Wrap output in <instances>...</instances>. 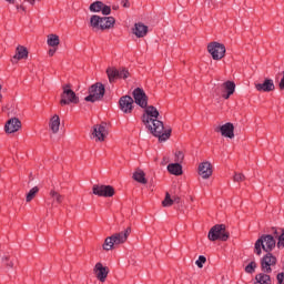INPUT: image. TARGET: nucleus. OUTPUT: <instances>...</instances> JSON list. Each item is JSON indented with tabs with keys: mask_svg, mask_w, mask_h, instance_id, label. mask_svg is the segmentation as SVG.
<instances>
[{
	"mask_svg": "<svg viewBox=\"0 0 284 284\" xmlns=\"http://www.w3.org/2000/svg\"><path fill=\"white\" fill-rule=\"evenodd\" d=\"M92 190L95 196H105V197L114 196V187L110 185L94 184Z\"/></svg>",
	"mask_w": 284,
	"mask_h": 284,
	"instance_id": "9d476101",
	"label": "nucleus"
},
{
	"mask_svg": "<svg viewBox=\"0 0 284 284\" xmlns=\"http://www.w3.org/2000/svg\"><path fill=\"white\" fill-rule=\"evenodd\" d=\"M28 48H26L24 45H21L19 44L17 48H16V54L13 55V59L16 61H21L23 59H28Z\"/></svg>",
	"mask_w": 284,
	"mask_h": 284,
	"instance_id": "6ab92c4d",
	"label": "nucleus"
},
{
	"mask_svg": "<svg viewBox=\"0 0 284 284\" xmlns=\"http://www.w3.org/2000/svg\"><path fill=\"white\" fill-rule=\"evenodd\" d=\"M168 171L174 176H181L183 174V166L180 163H171L168 165Z\"/></svg>",
	"mask_w": 284,
	"mask_h": 284,
	"instance_id": "412c9836",
	"label": "nucleus"
},
{
	"mask_svg": "<svg viewBox=\"0 0 284 284\" xmlns=\"http://www.w3.org/2000/svg\"><path fill=\"white\" fill-rule=\"evenodd\" d=\"M63 92L61 94V105H70V103H79V97L70 89V84L63 85Z\"/></svg>",
	"mask_w": 284,
	"mask_h": 284,
	"instance_id": "0eeeda50",
	"label": "nucleus"
},
{
	"mask_svg": "<svg viewBox=\"0 0 284 284\" xmlns=\"http://www.w3.org/2000/svg\"><path fill=\"white\" fill-rule=\"evenodd\" d=\"M102 18L99 16H92L90 19V26L94 30H101Z\"/></svg>",
	"mask_w": 284,
	"mask_h": 284,
	"instance_id": "a878e982",
	"label": "nucleus"
},
{
	"mask_svg": "<svg viewBox=\"0 0 284 284\" xmlns=\"http://www.w3.org/2000/svg\"><path fill=\"white\" fill-rule=\"evenodd\" d=\"M255 284H272V278L267 273H260L255 276Z\"/></svg>",
	"mask_w": 284,
	"mask_h": 284,
	"instance_id": "5701e85b",
	"label": "nucleus"
},
{
	"mask_svg": "<svg viewBox=\"0 0 284 284\" xmlns=\"http://www.w3.org/2000/svg\"><path fill=\"white\" fill-rule=\"evenodd\" d=\"M93 274L100 283H105L108 280V274H110V268L106 266H103L101 262H98L95 266L93 267Z\"/></svg>",
	"mask_w": 284,
	"mask_h": 284,
	"instance_id": "6e6552de",
	"label": "nucleus"
},
{
	"mask_svg": "<svg viewBox=\"0 0 284 284\" xmlns=\"http://www.w3.org/2000/svg\"><path fill=\"white\" fill-rule=\"evenodd\" d=\"M8 3H14V0H6Z\"/></svg>",
	"mask_w": 284,
	"mask_h": 284,
	"instance_id": "09e8293b",
	"label": "nucleus"
},
{
	"mask_svg": "<svg viewBox=\"0 0 284 284\" xmlns=\"http://www.w3.org/2000/svg\"><path fill=\"white\" fill-rule=\"evenodd\" d=\"M39 192V187L34 186L32 187L29 193L27 194L26 201L27 203H30L34 196H37V193Z\"/></svg>",
	"mask_w": 284,
	"mask_h": 284,
	"instance_id": "7c9ffc66",
	"label": "nucleus"
},
{
	"mask_svg": "<svg viewBox=\"0 0 284 284\" xmlns=\"http://www.w3.org/2000/svg\"><path fill=\"white\" fill-rule=\"evenodd\" d=\"M133 99L140 108H148V95H145V91L141 88L133 91Z\"/></svg>",
	"mask_w": 284,
	"mask_h": 284,
	"instance_id": "f8f14e48",
	"label": "nucleus"
},
{
	"mask_svg": "<svg viewBox=\"0 0 284 284\" xmlns=\"http://www.w3.org/2000/svg\"><path fill=\"white\" fill-rule=\"evenodd\" d=\"M106 74L110 83H113L114 79H119V70L116 68H108Z\"/></svg>",
	"mask_w": 284,
	"mask_h": 284,
	"instance_id": "bb28decb",
	"label": "nucleus"
},
{
	"mask_svg": "<svg viewBox=\"0 0 284 284\" xmlns=\"http://www.w3.org/2000/svg\"><path fill=\"white\" fill-rule=\"evenodd\" d=\"M272 265H276V256H274L272 253H266V255L261 261L262 271L265 274H271Z\"/></svg>",
	"mask_w": 284,
	"mask_h": 284,
	"instance_id": "1a4fd4ad",
	"label": "nucleus"
},
{
	"mask_svg": "<svg viewBox=\"0 0 284 284\" xmlns=\"http://www.w3.org/2000/svg\"><path fill=\"white\" fill-rule=\"evenodd\" d=\"M122 6H123V8H128L130 6V1L122 0Z\"/></svg>",
	"mask_w": 284,
	"mask_h": 284,
	"instance_id": "79ce46f5",
	"label": "nucleus"
},
{
	"mask_svg": "<svg viewBox=\"0 0 284 284\" xmlns=\"http://www.w3.org/2000/svg\"><path fill=\"white\" fill-rule=\"evenodd\" d=\"M130 77V71L128 69L122 68L119 70L118 79H128Z\"/></svg>",
	"mask_w": 284,
	"mask_h": 284,
	"instance_id": "72a5a7b5",
	"label": "nucleus"
},
{
	"mask_svg": "<svg viewBox=\"0 0 284 284\" xmlns=\"http://www.w3.org/2000/svg\"><path fill=\"white\" fill-rule=\"evenodd\" d=\"M256 262L252 261L248 265L245 266L246 274H254L256 272Z\"/></svg>",
	"mask_w": 284,
	"mask_h": 284,
	"instance_id": "2f4dec72",
	"label": "nucleus"
},
{
	"mask_svg": "<svg viewBox=\"0 0 284 284\" xmlns=\"http://www.w3.org/2000/svg\"><path fill=\"white\" fill-rule=\"evenodd\" d=\"M2 87L0 84V101L3 99V94H1Z\"/></svg>",
	"mask_w": 284,
	"mask_h": 284,
	"instance_id": "de8ad7c7",
	"label": "nucleus"
},
{
	"mask_svg": "<svg viewBox=\"0 0 284 284\" xmlns=\"http://www.w3.org/2000/svg\"><path fill=\"white\" fill-rule=\"evenodd\" d=\"M233 181L240 183V181H245V175L243 173H235L233 176Z\"/></svg>",
	"mask_w": 284,
	"mask_h": 284,
	"instance_id": "e433bc0d",
	"label": "nucleus"
},
{
	"mask_svg": "<svg viewBox=\"0 0 284 284\" xmlns=\"http://www.w3.org/2000/svg\"><path fill=\"white\" fill-rule=\"evenodd\" d=\"M209 241H227L230 233L225 230L224 224H217L211 227L207 235Z\"/></svg>",
	"mask_w": 284,
	"mask_h": 284,
	"instance_id": "20e7f679",
	"label": "nucleus"
},
{
	"mask_svg": "<svg viewBox=\"0 0 284 284\" xmlns=\"http://www.w3.org/2000/svg\"><path fill=\"white\" fill-rule=\"evenodd\" d=\"M55 52H57V49H50L49 50V57H54Z\"/></svg>",
	"mask_w": 284,
	"mask_h": 284,
	"instance_id": "37998d69",
	"label": "nucleus"
},
{
	"mask_svg": "<svg viewBox=\"0 0 284 284\" xmlns=\"http://www.w3.org/2000/svg\"><path fill=\"white\" fill-rule=\"evenodd\" d=\"M102 14L108 16L112 12V9L110 8V6L106 4H102V10H101Z\"/></svg>",
	"mask_w": 284,
	"mask_h": 284,
	"instance_id": "4c0bfd02",
	"label": "nucleus"
},
{
	"mask_svg": "<svg viewBox=\"0 0 284 284\" xmlns=\"http://www.w3.org/2000/svg\"><path fill=\"white\" fill-rule=\"evenodd\" d=\"M130 232H132V229L128 227L124 232L114 233L113 235L106 237L103 244V250L110 252V250L114 248V245H123V243L128 241Z\"/></svg>",
	"mask_w": 284,
	"mask_h": 284,
	"instance_id": "7ed1b4c3",
	"label": "nucleus"
},
{
	"mask_svg": "<svg viewBox=\"0 0 284 284\" xmlns=\"http://www.w3.org/2000/svg\"><path fill=\"white\" fill-rule=\"evenodd\" d=\"M281 234L278 235L277 247L278 250H283L284 247V230H280Z\"/></svg>",
	"mask_w": 284,
	"mask_h": 284,
	"instance_id": "f704fd0d",
	"label": "nucleus"
},
{
	"mask_svg": "<svg viewBox=\"0 0 284 284\" xmlns=\"http://www.w3.org/2000/svg\"><path fill=\"white\" fill-rule=\"evenodd\" d=\"M28 3H30V6H34V3H37L36 0H27Z\"/></svg>",
	"mask_w": 284,
	"mask_h": 284,
	"instance_id": "a18cd8bd",
	"label": "nucleus"
},
{
	"mask_svg": "<svg viewBox=\"0 0 284 284\" xmlns=\"http://www.w3.org/2000/svg\"><path fill=\"white\" fill-rule=\"evenodd\" d=\"M207 52L214 61H221L225 57V45L220 42H211L207 44Z\"/></svg>",
	"mask_w": 284,
	"mask_h": 284,
	"instance_id": "423d86ee",
	"label": "nucleus"
},
{
	"mask_svg": "<svg viewBox=\"0 0 284 284\" xmlns=\"http://www.w3.org/2000/svg\"><path fill=\"white\" fill-rule=\"evenodd\" d=\"M275 88L272 79H265L263 83H255L257 92H274Z\"/></svg>",
	"mask_w": 284,
	"mask_h": 284,
	"instance_id": "dca6fc26",
	"label": "nucleus"
},
{
	"mask_svg": "<svg viewBox=\"0 0 284 284\" xmlns=\"http://www.w3.org/2000/svg\"><path fill=\"white\" fill-rule=\"evenodd\" d=\"M281 230H283V229H280V230L273 229L274 236H280L281 235Z\"/></svg>",
	"mask_w": 284,
	"mask_h": 284,
	"instance_id": "a19ab883",
	"label": "nucleus"
},
{
	"mask_svg": "<svg viewBox=\"0 0 284 284\" xmlns=\"http://www.w3.org/2000/svg\"><path fill=\"white\" fill-rule=\"evenodd\" d=\"M212 172H213L212 163H210L207 161L200 163L197 173L202 179H204V180L210 179V176H212Z\"/></svg>",
	"mask_w": 284,
	"mask_h": 284,
	"instance_id": "2eb2a0df",
	"label": "nucleus"
},
{
	"mask_svg": "<svg viewBox=\"0 0 284 284\" xmlns=\"http://www.w3.org/2000/svg\"><path fill=\"white\" fill-rule=\"evenodd\" d=\"M102 8H103V2L95 1L91 3L89 9L91 10V12H101Z\"/></svg>",
	"mask_w": 284,
	"mask_h": 284,
	"instance_id": "c85d7f7f",
	"label": "nucleus"
},
{
	"mask_svg": "<svg viewBox=\"0 0 284 284\" xmlns=\"http://www.w3.org/2000/svg\"><path fill=\"white\" fill-rule=\"evenodd\" d=\"M104 94H105V87H103L102 83H97L89 89V95L84 99V101L94 103L97 101H101Z\"/></svg>",
	"mask_w": 284,
	"mask_h": 284,
	"instance_id": "39448f33",
	"label": "nucleus"
},
{
	"mask_svg": "<svg viewBox=\"0 0 284 284\" xmlns=\"http://www.w3.org/2000/svg\"><path fill=\"white\" fill-rule=\"evenodd\" d=\"M220 132L222 136H225L226 139H234V124L227 122L220 126Z\"/></svg>",
	"mask_w": 284,
	"mask_h": 284,
	"instance_id": "f3484780",
	"label": "nucleus"
},
{
	"mask_svg": "<svg viewBox=\"0 0 284 284\" xmlns=\"http://www.w3.org/2000/svg\"><path fill=\"white\" fill-rule=\"evenodd\" d=\"M160 113L159 110L153 106L146 104L144 108V113L142 115V123H144L145 128L150 130L153 136H156L159 141H168L172 134V129H166L163 125V122L159 120Z\"/></svg>",
	"mask_w": 284,
	"mask_h": 284,
	"instance_id": "f257e3e1",
	"label": "nucleus"
},
{
	"mask_svg": "<svg viewBox=\"0 0 284 284\" xmlns=\"http://www.w3.org/2000/svg\"><path fill=\"white\" fill-rule=\"evenodd\" d=\"M50 196H52V199H54V201H57V203H61V201H63V195L59 194V192L51 190L50 191Z\"/></svg>",
	"mask_w": 284,
	"mask_h": 284,
	"instance_id": "473e14b6",
	"label": "nucleus"
},
{
	"mask_svg": "<svg viewBox=\"0 0 284 284\" xmlns=\"http://www.w3.org/2000/svg\"><path fill=\"white\" fill-rule=\"evenodd\" d=\"M49 128L53 134L59 133V128H61V119L58 114H54L49 122Z\"/></svg>",
	"mask_w": 284,
	"mask_h": 284,
	"instance_id": "aec40b11",
	"label": "nucleus"
},
{
	"mask_svg": "<svg viewBox=\"0 0 284 284\" xmlns=\"http://www.w3.org/2000/svg\"><path fill=\"white\" fill-rule=\"evenodd\" d=\"M181 201V197H179V196H175L174 199H173V203H179Z\"/></svg>",
	"mask_w": 284,
	"mask_h": 284,
	"instance_id": "c03bdc74",
	"label": "nucleus"
},
{
	"mask_svg": "<svg viewBox=\"0 0 284 284\" xmlns=\"http://www.w3.org/2000/svg\"><path fill=\"white\" fill-rule=\"evenodd\" d=\"M59 43H61V40L59 39V36L51 33L47 37V44L50 48H58Z\"/></svg>",
	"mask_w": 284,
	"mask_h": 284,
	"instance_id": "b1692460",
	"label": "nucleus"
},
{
	"mask_svg": "<svg viewBox=\"0 0 284 284\" xmlns=\"http://www.w3.org/2000/svg\"><path fill=\"white\" fill-rule=\"evenodd\" d=\"M9 265V267H12V263H10V264H8Z\"/></svg>",
	"mask_w": 284,
	"mask_h": 284,
	"instance_id": "8fccbe9b",
	"label": "nucleus"
},
{
	"mask_svg": "<svg viewBox=\"0 0 284 284\" xmlns=\"http://www.w3.org/2000/svg\"><path fill=\"white\" fill-rule=\"evenodd\" d=\"M133 34H135L138 39H143V37L148 34V26L141 22L135 23L133 28Z\"/></svg>",
	"mask_w": 284,
	"mask_h": 284,
	"instance_id": "a211bd4d",
	"label": "nucleus"
},
{
	"mask_svg": "<svg viewBox=\"0 0 284 284\" xmlns=\"http://www.w3.org/2000/svg\"><path fill=\"white\" fill-rule=\"evenodd\" d=\"M277 284H284V273H278L277 276Z\"/></svg>",
	"mask_w": 284,
	"mask_h": 284,
	"instance_id": "ea45409f",
	"label": "nucleus"
},
{
	"mask_svg": "<svg viewBox=\"0 0 284 284\" xmlns=\"http://www.w3.org/2000/svg\"><path fill=\"white\" fill-rule=\"evenodd\" d=\"M184 156H185V155H183V152L178 151V152L175 153V161H176L178 163H182Z\"/></svg>",
	"mask_w": 284,
	"mask_h": 284,
	"instance_id": "58836bf2",
	"label": "nucleus"
},
{
	"mask_svg": "<svg viewBox=\"0 0 284 284\" xmlns=\"http://www.w3.org/2000/svg\"><path fill=\"white\" fill-rule=\"evenodd\" d=\"M163 207H172L174 205V200L170 195V193L165 194V199L162 202Z\"/></svg>",
	"mask_w": 284,
	"mask_h": 284,
	"instance_id": "c756f323",
	"label": "nucleus"
},
{
	"mask_svg": "<svg viewBox=\"0 0 284 284\" xmlns=\"http://www.w3.org/2000/svg\"><path fill=\"white\" fill-rule=\"evenodd\" d=\"M133 179H134V181H136L138 183H142L143 185H145V183H148V180L145 179V172H143V170H141V169H138L133 173Z\"/></svg>",
	"mask_w": 284,
	"mask_h": 284,
	"instance_id": "393cba45",
	"label": "nucleus"
},
{
	"mask_svg": "<svg viewBox=\"0 0 284 284\" xmlns=\"http://www.w3.org/2000/svg\"><path fill=\"white\" fill-rule=\"evenodd\" d=\"M276 247V240L270 234H263L254 244V254L261 256L263 252L272 253Z\"/></svg>",
	"mask_w": 284,
	"mask_h": 284,
	"instance_id": "f03ea898",
	"label": "nucleus"
},
{
	"mask_svg": "<svg viewBox=\"0 0 284 284\" xmlns=\"http://www.w3.org/2000/svg\"><path fill=\"white\" fill-rule=\"evenodd\" d=\"M230 97H232V94H230V92H226V93L223 95L224 99H230Z\"/></svg>",
	"mask_w": 284,
	"mask_h": 284,
	"instance_id": "49530a36",
	"label": "nucleus"
},
{
	"mask_svg": "<svg viewBox=\"0 0 284 284\" xmlns=\"http://www.w3.org/2000/svg\"><path fill=\"white\" fill-rule=\"evenodd\" d=\"M116 23L114 17H104L102 18V24H100V30H110Z\"/></svg>",
	"mask_w": 284,
	"mask_h": 284,
	"instance_id": "4be33fe9",
	"label": "nucleus"
},
{
	"mask_svg": "<svg viewBox=\"0 0 284 284\" xmlns=\"http://www.w3.org/2000/svg\"><path fill=\"white\" fill-rule=\"evenodd\" d=\"M92 136L93 139H95V141H105V136H108V129L105 128V124L94 125Z\"/></svg>",
	"mask_w": 284,
	"mask_h": 284,
	"instance_id": "ddd939ff",
	"label": "nucleus"
},
{
	"mask_svg": "<svg viewBox=\"0 0 284 284\" xmlns=\"http://www.w3.org/2000/svg\"><path fill=\"white\" fill-rule=\"evenodd\" d=\"M120 109L124 114H131L134 110V99L130 95H124L120 99Z\"/></svg>",
	"mask_w": 284,
	"mask_h": 284,
	"instance_id": "9b49d317",
	"label": "nucleus"
},
{
	"mask_svg": "<svg viewBox=\"0 0 284 284\" xmlns=\"http://www.w3.org/2000/svg\"><path fill=\"white\" fill-rule=\"evenodd\" d=\"M113 10H116V7H113Z\"/></svg>",
	"mask_w": 284,
	"mask_h": 284,
	"instance_id": "3c124183",
	"label": "nucleus"
},
{
	"mask_svg": "<svg viewBox=\"0 0 284 284\" xmlns=\"http://www.w3.org/2000/svg\"><path fill=\"white\" fill-rule=\"evenodd\" d=\"M21 128V121L18 118H11L4 125V131L7 134H14V132H19Z\"/></svg>",
	"mask_w": 284,
	"mask_h": 284,
	"instance_id": "4468645a",
	"label": "nucleus"
},
{
	"mask_svg": "<svg viewBox=\"0 0 284 284\" xmlns=\"http://www.w3.org/2000/svg\"><path fill=\"white\" fill-rule=\"evenodd\" d=\"M223 88L224 90H226V92H229V94H234L236 90V84L232 81H226L223 83Z\"/></svg>",
	"mask_w": 284,
	"mask_h": 284,
	"instance_id": "cd10ccee",
	"label": "nucleus"
},
{
	"mask_svg": "<svg viewBox=\"0 0 284 284\" xmlns=\"http://www.w3.org/2000/svg\"><path fill=\"white\" fill-rule=\"evenodd\" d=\"M207 258H205V256L200 255L199 258L195 262V265H197V267H203V264L206 263Z\"/></svg>",
	"mask_w": 284,
	"mask_h": 284,
	"instance_id": "c9c22d12",
	"label": "nucleus"
}]
</instances>
